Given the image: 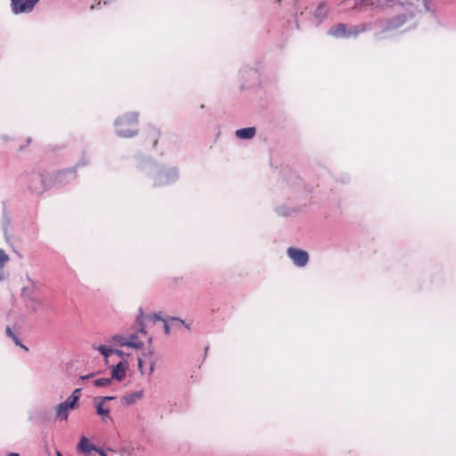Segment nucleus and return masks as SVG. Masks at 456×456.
I'll list each match as a JSON object with an SVG mask.
<instances>
[{
    "instance_id": "1",
    "label": "nucleus",
    "mask_w": 456,
    "mask_h": 456,
    "mask_svg": "<svg viewBox=\"0 0 456 456\" xmlns=\"http://www.w3.org/2000/svg\"><path fill=\"white\" fill-rule=\"evenodd\" d=\"M38 291L39 286L34 281L21 289V297L27 308L33 312L44 311L48 306L46 300L37 294Z\"/></svg>"
},
{
    "instance_id": "2",
    "label": "nucleus",
    "mask_w": 456,
    "mask_h": 456,
    "mask_svg": "<svg viewBox=\"0 0 456 456\" xmlns=\"http://www.w3.org/2000/svg\"><path fill=\"white\" fill-rule=\"evenodd\" d=\"M116 130L121 137H132L138 131V114L126 113L119 117L116 121Z\"/></svg>"
},
{
    "instance_id": "3",
    "label": "nucleus",
    "mask_w": 456,
    "mask_h": 456,
    "mask_svg": "<svg viewBox=\"0 0 456 456\" xmlns=\"http://www.w3.org/2000/svg\"><path fill=\"white\" fill-rule=\"evenodd\" d=\"M29 190L37 194H42L51 186L52 181L48 174L35 173L28 178Z\"/></svg>"
},
{
    "instance_id": "4",
    "label": "nucleus",
    "mask_w": 456,
    "mask_h": 456,
    "mask_svg": "<svg viewBox=\"0 0 456 456\" xmlns=\"http://www.w3.org/2000/svg\"><path fill=\"white\" fill-rule=\"evenodd\" d=\"M363 31V27L354 26L347 28L344 23H338L330 28L329 34L336 38H349L356 37L360 33Z\"/></svg>"
},
{
    "instance_id": "5",
    "label": "nucleus",
    "mask_w": 456,
    "mask_h": 456,
    "mask_svg": "<svg viewBox=\"0 0 456 456\" xmlns=\"http://www.w3.org/2000/svg\"><path fill=\"white\" fill-rule=\"evenodd\" d=\"M413 13L400 14L386 21L385 30H395L402 28L409 20L413 19Z\"/></svg>"
},
{
    "instance_id": "6",
    "label": "nucleus",
    "mask_w": 456,
    "mask_h": 456,
    "mask_svg": "<svg viewBox=\"0 0 456 456\" xmlns=\"http://www.w3.org/2000/svg\"><path fill=\"white\" fill-rule=\"evenodd\" d=\"M158 321H163L164 322V329H165V332L167 334L169 333L170 331V328H169V324L167 322V321L163 320L159 314H152L151 315H144L143 313L141 311L140 312V315L138 316V322L140 323V332L142 334H145V325L147 322H156Z\"/></svg>"
},
{
    "instance_id": "7",
    "label": "nucleus",
    "mask_w": 456,
    "mask_h": 456,
    "mask_svg": "<svg viewBox=\"0 0 456 456\" xmlns=\"http://www.w3.org/2000/svg\"><path fill=\"white\" fill-rule=\"evenodd\" d=\"M287 252L296 265L304 267L307 265L309 256L306 251L296 248H289Z\"/></svg>"
},
{
    "instance_id": "8",
    "label": "nucleus",
    "mask_w": 456,
    "mask_h": 456,
    "mask_svg": "<svg viewBox=\"0 0 456 456\" xmlns=\"http://www.w3.org/2000/svg\"><path fill=\"white\" fill-rule=\"evenodd\" d=\"M114 396H103V397H95L94 402L96 405V412L98 415L102 417L103 421L107 419H111L110 417V409L104 405L106 401L114 400Z\"/></svg>"
},
{
    "instance_id": "9",
    "label": "nucleus",
    "mask_w": 456,
    "mask_h": 456,
    "mask_svg": "<svg viewBox=\"0 0 456 456\" xmlns=\"http://www.w3.org/2000/svg\"><path fill=\"white\" fill-rule=\"evenodd\" d=\"M38 0H12L14 13L28 12L33 10Z\"/></svg>"
},
{
    "instance_id": "10",
    "label": "nucleus",
    "mask_w": 456,
    "mask_h": 456,
    "mask_svg": "<svg viewBox=\"0 0 456 456\" xmlns=\"http://www.w3.org/2000/svg\"><path fill=\"white\" fill-rule=\"evenodd\" d=\"M77 403L76 396H69L65 402L60 403L56 409L57 418L61 419H67L68 411L69 409H73Z\"/></svg>"
},
{
    "instance_id": "11",
    "label": "nucleus",
    "mask_w": 456,
    "mask_h": 456,
    "mask_svg": "<svg viewBox=\"0 0 456 456\" xmlns=\"http://www.w3.org/2000/svg\"><path fill=\"white\" fill-rule=\"evenodd\" d=\"M77 450L82 452H85V453H88V452H91L93 451H95L96 450V447H94L91 442L89 441L88 438H86V436H82L78 444H77Z\"/></svg>"
},
{
    "instance_id": "12",
    "label": "nucleus",
    "mask_w": 456,
    "mask_h": 456,
    "mask_svg": "<svg viewBox=\"0 0 456 456\" xmlns=\"http://www.w3.org/2000/svg\"><path fill=\"white\" fill-rule=\"evenodd\" d=\"M126 377V369L123 363L119 362L115 367H113L111 371V379H116L118 381H121Z\"/></svg>"
},
{
    "instance_id": "13",
    "label": "nucleus",
    "mask_w": 456,
    "mask_h": 456,
    "mask_svg": "<svg viewBox=\"0 0 456 456\" xmlns=\"http://www.w3.org/2000/svg\"><path fill=\"white\" fill-rule=\"evenodd\" d=\"M395 0H362L361 5H377L379 7H389Z\"/></svg>"
},
{
    "instance_id": "14",
    "label": "nucleus",
    "mask_w": 456,
    "mask_h": 456,
    "mask_svg": "<svg viewBox=\"0 0 456 456\" xmlns=\"http://www.w3.org/2000/svg\"><path fill=\"white\" fill-rule=\"evenodd\" d=\"M256 134L255 127H247L239 129L236 131L237 137L240 139H250L252 138Z\"/></svg>"
},
{
    "instance_id": "15",
    "label": "nucleus",
    "mask_w": 456,
    "mask_h": 456,
    "mask_svg": "<svg viewBox=\"0 0 456 456\" xmlns=\"http://www.w3.org/2000/svg\"><path fill=\"white\" fill-rule=\"evenodd\" d=\"M142 397V391L134 392L133 394L122 397V401L126 404H133Z\"/></svg>"
},
{
    "instance_id": "16",
    "label": "nucleus",
    "mask_w": 456,
    "mask_h": 456,
    "mask_svg": "<svg viewBox=\"0 0 456 456\" xmlns=\"http://www.w3.org/2000/svg\"><path fill=\"white\" fill-rule=\"evenodd\" d=\"M94 348L98 350L105 358H108L111 354H121V352L119 350H112L105 346H94Z\"/></svg>"
},
{
    "instance_id": "17",
    "label": "nucleus",
    "mask_w": 456,
    "mask_h": 456,
    "mask_svg": "<svg viewBox=\"0 0 456 456\" xmlns=\"http://www.w3.org/2000/svg\"><path fill=\"white\" fill-rule=\"evenodd\" d=\"M143 346V342L139 338L137 335H134L128 338V346L134 348H141Z\"/></svg>"
},
{
    "instance_id": "18",
    "label": "nucleus",
    "mask_w": 456,
    "mask_h": 456,
    "mask_svg": "<svg viewBox=\"0 0 456 456\" xmlns=\"http://www.w3.org/2000/svg\"><path fill=\"white\" fill-rule=\"evenodd\" d=\"M326 15H327L326 4L324 3H320L315 11V16L319 19H322V18L326 17Z\"/></svg>"
},
{
    "instance_id": "19",
    "label": "nucleus",
    "mask_w": 456,
    "mask_h": 456,
    "mask_svg": "<svg viewBox=\"0 0 456 456\" xmlns=\"http://www.w3.org/2000/svg\"><path fill=\"white\" fill-rule=\"evenodd\" d=\"M111 384V379L102 378L94 381L95 387H109Z\"/></svg>"
},
{
    "instance_id": "20",
    "label": "nucleus",
    "mask_w": 456,
    "mask_h": 456,
    "mask_svg": "<svg viewBox=\"0 0 456 456\" xmlns=\"http://www.w3.org/2000/svg\"><path fill=\"white\" fill-rule=\"evenodd\" d=\"M112 340L118 342L120 346H128V338L123 336H114Z\"/></svg>"
},
{
    "instance_id": "21",
    "label": "nucleus",
    "mask_w": 456,
    "mask_h": 456,
    "mask_svg": "<svg viewBox=\"0 0 456 456\" xmlns=\"http://www.w3.org/2000/svg\"><path fill=\"white\" fill-rule=\"evenodd\" d=\"M151 139L152 140V144L155 146L157 144L158 139L160 136V131L157 128H153L151 132Z\"/></svg>"
},
{
    "instance_id": "22",
    "label": "nucleus",
    "mask_w": 456,
    "mask_h": 456,
    "mask_svg": "<svg viewBox=\"0 0 456 456\" xmlns=\"http://www.w3.org/2000/svg\"><path fill=\"white\" fill-rule=\"evenodd\" d=\"M8 261V255L4 252V249L0 248V269H2Z\"/></svg>"
},
{
    "instance_id": "23",
    "label": "nucleus",
    "mask_w": 456,
    "mask_h": 456,
    "mask_svg": "<svg viewBox=\"0 0 456 456\" xmlns=\"http://www.w3.org/2000/svg\"><path fill=\"white\" fill-rule=\"evenodd\" d=\"M6 334L8 335V337H10L11 338H15V334L14 332L12 330V329L10 327H7L6 328Z\"/></svg>"
},
{
    "instance_id": "24",
    "label": "nucleus",
    "mask_w": 456,
    "mask_h": 456,
    "mask_svg": "<svg viewBox=\"0 0 456 456\" xmlns=\"http://www.w3.org/2000/svg\"><path fill=\"white\" fill-rule=\"evenodd\" d=\"M80 391H81L80 388H77V389L74 390L73 394L70 395V396H76L77 397V402L78 401Z\"/></svg>"
},
{
    "instance_id": "25",
    "label": "nucleus",
    "mask_w": 456,
    "mask_h": 456,
    "mask_svg": "<svg viewBox=\"0 0 456 456\" xmlns=\"http://www.w3.org/2000/svg\"><path fill=\"white\" fill-rule=\"evenodd\" d=\"M95 452H97L101 456H107L106 452L102 449L96 448Z\"/></svg>"
},
{
    "instance_id": "26",
    "label": "nucleus",
    "mask_w": 456,
    "mask_h": 456,
    "mask_svg": "<svg viewBox=\"0 0 456 456\" xmlns=\"http://www.w3.org/2000/svg\"><path fill=\"white\" fill-rule=\"evenodd\" d=\"M171 320H172V321H175V322H179L181 324L185 325L183 321L179 320V319H177V318H172Z\"/></svg>"
},
{
    "instance_id": "27",
    "label": "nucleus",
    "mask_w": 456,
    "mask_h": 456,
    "mask_svg": "<svg viewBox=\"0 0 456 456\" xmlns=\"http://www.w3.org/2000/svg\"><path fill=\"white\" fill-rule=\"evenodd\" d=\"M138 367H139L140 370L142 369V359H138Z\"/></svg>"
},
{
    "instance_id": "28",
    "label": "nucleus",
    "mask_w": 456,
    "mask_h": 456,
    "mask_svg": "<svg viewBox=\"0 0 456 456\" xmlns=\"http://www.w3.org/2000/svg\"><path fill=\"white\" fill-rule=\"evenodd\" d=\"M12 340L15 342L16 345H20L17 336L15 335V338H12Z\"/></svg>"
},
{
    "instance_id": "29",
    "label": "nucleus",
    "mask_w": 456,
    "mask_h": 456,
    "mask_svg": "<svg viewBox=\"0 0 456 456\" xmlns=\"http://www.w3.org/2000/svg\"><path fill=\"white\" fill-rule=\"evenodd\" d=\"M8 456H20L19 453L16 452H11L8 454Z\"/></svg>"
},
{
    "instance_id": "30",
    "label": "nucleus",
    "mask_w": 456,
    "mask_h": 456,
    "mask_svg": "<svg viewBox=\"0 0 456 456\" xmlns=\"http://www.w3.org/2000/svg\"><path fill=\"white\" fill-rule=\"evenodd\" d=\"M92 375H88V376H82L81 379H89Z\"/></svg>"
},
{
    "instance_id": "31",
    "label": "nucleus",
    "mask_w": 456,
    "mask_h": 456,
    "mask_svg": "<svg viewBox=\"0 0 456 456\" xmlns=\"http://www.w3.org/2000/svg\"><path fill=\"white\" fill-rule=\"evenodd\" d=\"M56 456H62V454L60 452H57Z\"/></svg>"
},
{
    "instance_id": "32",
    "label": "nucleus",
    "mask_w": 456,
    "mask_h": 456,
    "mask_svg": "<svg viewBox=\"0 0 456 456\" xmlns=\"http://www.w3.org/2000/svg\"><path fill=\"white\" fill-rule=\"evenodd\" d=\"M95 7H96V5H95V4H93V5L91 6V9H92V10H94V9H95Z\"/></svg>"
},
{
    "instance_id": "33",
    "label": "nucleus",
    "mask_w": 456,
    "mask_h": 456,
    "mask_svg": "<svg viewBox=\"0 0 456 456\" xmlns=\"http://www.w3.org/2000/svg\"><path fill=\"white\" fill-rule=\"evenodd\" d=\"M63 173H64V171H60V172L58 173V175H61V174H63Z\"/></svg>"
},
{
    "instance_id": "34",
    "label": "nucleus",
    "mask_w": 456,
    "mask_h": 456,
    "mask_svg": "<svg viewBox=\"0 0 456 456\" xmlns=\"http://www.w3.org/2000/svg\"><path fill=\"white\" fill-rule=\"evenodd\" d=\"M185 326H186V328H187L188 330H190V328H191V327H190V325H189V324H187V325H185Z\"/></svg>"
},
{
    "instance_id": "35",
    "label": "nucleus",
    "mask_w": 456,
    "mask_h": 456,
    "mask_svg": "<svg viewBox=\"0 0 456 456\" xmlns=\"http://www.w3.org/2000/svg\"><path fill=\"white\" fill-rule=\"evenodd\" d=\"M276 2H281V0H275Z\"/></svg>"
}]
</instances>
